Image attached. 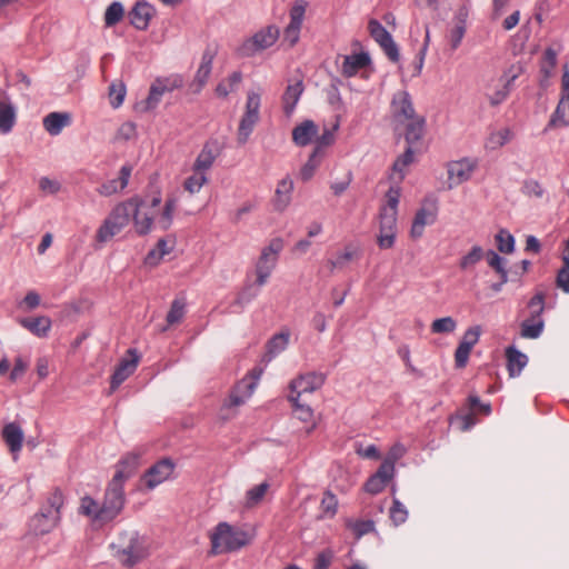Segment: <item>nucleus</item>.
<instances>
[{"instance_id": "1", "label": "nucleus", "mask_w": 569, "mask_h": 569, "mask_svg": "<svg viewBox=\"0 0 569 569\" xmlns=\"http://www.w3.org/2000/svg\"><path fill=\"white\" fill-rule=\"evenodd\" d=\"M143 200L138 196L118 203L98 229L97 240L99 242L110 240L127 227L131 220L139 236L148 234L151 231L153 217L140 212Z\"/></svg>"}, {"instance_id": "2", "label": "nucleus", "mask_w": 569, "mask_h": 569, "mask_svg": "<svg viewBox=\"0 0 569 569\" xmlns=\"http://www.w3.org/2000/svg\"><path fill=\"white\" fill-rule=\"evenodd\" d=\"M253 536L252 532L233 527L228 522H220L210 536V553L220 555L238 551L248 546L252 541Z\"/></svg>"}, {"instance_id": "3", "label": "nucleus", "mask_w": 569, "mask_h": 569, "mask_svg": "<svg viewBox=\"0 0 569 569\" xmlns=\"http://www.w3.org/2000/svg\"><path fill=\"white\" fill-rule=\"evenodd\" d=\"M114 558L124 568H132L149 555L144 539L137 531H126L111 545Z\"/></svg>"}, {"instance_id": "4", "label": "nucleus", "mask_w": 569, "mask_h": 569, "mask_svg": "<svg viewBox=\"0 0 569 569\" xmlns=\"http://www.w3.org/2000/svg\"><path fill=\"white\" fill-rule=\"evenodd\" d=\"M123 500H82L80 512L96 527L113 520L122 510Z\"/></svg>"}, {"instance_id": "5", "label": "nucleus", "mask_w": 569, "mask_h": 569, "mask_svg": "<svg viewBox=\"0 0 569 569\" xmlns=\"http://www.w3.org/2000/svg\"><path fill=\"white\" fill-rule=\"evenodd\" d=\"M176 469L171 458H162L149 467L139 478L138 488L140 491L152 490L166 480L170 479Z\"/></svg>"}, {"instance_id": "6", "label": "nucleus", "mask_w": 569, "mask_h": 569, "mask_svg": "<svg viewBox=\"0 0 569 569\" xmlns=\"http://www.w3.org/2000/svg\"><path fill=\"white\" fill-rule=\"evenodd\" d=\"M62 500H53L43 506L29 521V533L43 536L49 533L60 519Z\"/></svg>"}, {"instance_id": "7", "label": "nucleus", "mask_w": 569, "mask_h": 569, "mask_svg": "<svg viewBox=\"0 0 569 569\" xmlns=\"http://www.w3.org/2000/svg\"><path fill=\"white\" fill-rule=\"evenodd\" d=\"M259 109H260V94L254 91L248 92L247 102H246V111H244L243 116L241 117L239 128H238L237 140H238L239 144H244L248 141L254 126L257 124V122L260 119Z\"/></svg>"}, {"instance_id": "8", "label": "nucleus", "mask_w": 569, "mask_h": 569, "mask_svg": "<svg viewBox=\"0 0 569 569\" xmlns=\"http://www.w3.org/2000/svg\"><path fill=\"white\" fill-rule=\"evenodd\" d=\"M279 34V28L276 26H268L254 33L251 39L246 41L241 46L240 52L242 56L249 57L252 56L256 51L268 49L276 43Z\"/></svg>"}, {"instance_id": "9", "label": "nucleus", "mask_w": 569, "mask_h": 569, "mask_svg": "<svg viewBox=\"0 0 569 569\" xmlns=\"http://www.w3.org/2000/svg\"><path fill=\"white\" fill-rule=\"evenodd\" d=\"M438 201L435 197H426L417 211L412 221L410 234L412 238H419L423 233L427 224H432L437 219Z\"/></svg>"}, {"instance_id": "10", "label": "nucleus", "mask_w": 569, "mask_h": 569, "mask_svg": "<svg viewBox=\"0 0 569 569\" xmlns=\"http://www.w3.org/2000/svg\"><path fill=\"white\" fill-rule=\"evenodd\" d=\"M368 30L371 38L383 49L389 60L398 62L400 59L399 49L390 32L376 19L369 20Z\"/></svg>"}, {"instance_id": "11", "label": "nucleus", "mask_w": 569, "mask_h": 569, "mask_svg": "<svg viewBox=\"0 0 569 569\" xmlns=\"http://www.w3.org/2000/svg\"><path fill=\"white\" fill-rule=\"evenodd\" d=\"M391 116L392 120L396 124H405L413 120V118H419L420 116L416 114L413 103L411 97L408 91H399L397 92L391 101Z\"/></svg>"}, {"instance_id": "12", "label": "nucleus", "mask_w": 569, "mask_h": 569, "mask_svg": "<svg viewBox=\"0 0 569 569\" xmlns=\"http://www.w3.org/2000/svg\"><path fill=\"white\" fill-rule=\"evenodd\" d=\"M139 355L136 349H129L127 357L122 358L117 365L110 381V393L114 392L120 385L127 380L137 369Z\"/></svg>"}, {"instance_id": "13", "label": "nucleus", "mask_w": 569, "mask_h": 569, "mask_svg": "<svg viewBox=\"0 0 569 569\" xmlns=\"http://www.w3.org/2000/svg\"><path fill=\"white\" fill-rule=\"evenodd\" d=\"M217 48L212 46H207L204 49L200 66L196 72V76L190 83V89L193 93H199L202 88L206 86L212 70V63L217 56Z\"/></svg>"}, {"instance_id": "14", "label": "nucleus", "mask_w": 569, "mask_h": 569, "mask_svg": "<svg viewBox=\"0 0 569 569\" xmlns=\"http://www.w3.org/2000/svg\"><path fill=\"white\" fill-rule=\"evenodd\" d=\"M326 381V375L321 372H308L300 375L290 382L291 395L301 397L305 393H312L320 389Z\"/></svg>"}, {"instance_id": "15", "label": "nucleus", "mask_w": 569, "mask_h": 569, "mask_svg": "<svg viewBox=\"0 0 569 569\" xmlns=\"http://www.w3.org/2000/svg\"><path fill=\"white\" fill-rule=\"evenodd\" d=\"M395 467L390 462H381L378 470L365 482L363 489L369 495L380 493L393 479Z\"/></svg>"}, {"instance_id": "16", "label": "nucleus", "mask_w": 569, "mask_h": 569, "mask_svg": "<svg viewBox=\"0 0 569 569\" xmlns=\"http://www.w3.org/2000/svg\"><path fill=\"white\" fill-rule=\"evenodd\" d=\"M523 72V66L520 62L511 64L502 74L501 79L505 81L502 88L497 90L490 97V104L496 107L503 102L513 88V82Z\"/></svg>"}, {"instance_id": "17", "label": "nucleus", "mask_w": 569, "mask_h": 569, "mask_svg": "<svg viewBox=\"0 0 569 569\" xmlns=\"http://www.w3.org/2000/svg\"><path fill=\"white\" fill-rule=\"evenodd\" d=\"M491 413L490 402H482L477 395L468 396V412L465 413V431L480 422V417H488Z\"/></svg>"}, {"instance_id": "18", "label": "nucleus", "mask_w": 569, "mask_h": 569, "mask_svg": "<svg viewBox=\"0 0 569 569\" xmlns=\"http://www.w3.org/2000/svg\"><path fill=\"white\" fill-rule=\"evenodd\" d=\"M220 153L219 143L217 140H209L207 141L201 151L199 152L192 169L194 172H202L206 173L207 170H209L216 158Z\"/></svg>"}, {"instance_id": "19", "label": "nucleus", "mask_w": 569, "mask_h": 569, "mask_svg": "<svg viewBox=\"0 0 569 569\" xmlns=\"http://www.w3.org/2000/svg\"><path fill=\"white\" fill-rule=\"evenodd\" d=\"M154 8L146 1H138L129 12L130 23L138 30H147Z\"/></svg>"}, {"instance_id": "20", "label": "nucleus", "mask_w": 569, "mask_h": 569, "mask_svg": "<svg viewBox=\"0 0 569 569\" xmlns=\"http://www.w3.org/2000/svg\"><path fill=\"white\" fill-rule=\"evenodd\" d=\"M1 438L8 446L9 451L16 457L22 448L24 435L19 423L9 422L1 430Z\"/></svg>"}, {"instance_id": "21", "label": "nucleus", "mask_w": 569, "mask_h": 569, "mask_svg": "<svg viewBox=\"0 0 569 569\" xmlns=\"http://www.w3.org/2000/svg\"><path fill=\"white\" fill-rule=\"evenodd\" d=\"M405 140L409 147L422 149V139L426 132L425 117L413 118V120L406 122Z\"/></svg>"}, {"instance_id": "22", "label": "nucleus", "mask_w": 569, "mask_h": 569, "mask_svg": "<svg viewBox=\"0 0 569 569\" xmlns=\"http://www.w3.org/2000/svg\"><path fill=\"white\" fill-rule=\"evenodd\" d=\"M568 126H569V98H568V96H562L556 107V110L552 112L548 123L542 129L541 133L546 134L555 128L568 127Z\"/></svg>"}, {"instance_id": "23", "label": "nucleus", "mask_w": 569, "mask_h": 569, "mask_svg": "<svg viewBox=\"0 0 569 569\" xmlns=\"http://www.w3.org/2000/svg\"><path fill=\"white\" fill-rule=\"evenodd\" d=\"M283 249V241L281 238H273L267 247L261 251L256 269L269 268L273 270L280 251Z\"/></svg>"}, {"instance_id": "24", "label": "nucleus", "mask_w": 569, "mask_h": 569, "mask_svg": "<svg viewBox=\"0 0 569 569\" xmlns=\"http://www.w3.org/2000/svg\"><path fill=\"white\" fill-rule=\"evenodd\" d=\"M318 126L312 120H305L292 130V140L299 147H306L318 136Z\"/></svg>"}, {"instance_id": "25", "label": "nucleus", "mask_w": 569, "mask_h": 569, "mask_svg": "<svg viewBox=\"0 0 569 569\" xmlns=\"http://www.w3.org/2000/svg\"><path fill=\"white\" fill-rule=\"evenodd\" d=\"M17 112L8 94L0 99V132L9 133L16 124Z\"/></svg>"}, {"instance_id": "26", "label": "nucleus", "mask_w": 569, "mask_h": 569, "mask_svg": "<svg viewBox=\"0 0 569 569\" xmlns=\"http://www.w3.org/2000/svg\"><path fill=\"white\" fill-rule=\"evenodd\" d=\"M132 167L130 164H124L121 167L118 179H112L103 183L99 189V193L102 196H111L120 190H123L129 182V178L131 176Z\"/></svg>"}, {"instance_id": "27", "label": "nucleus", "mask_w": 569, "mask_h": 569, "mask_svg": "<svg viewBox=\"0 0 569 569\" xmlns=\"http://www.w3.org/2000/svg\"><path fill=\"white\" fill-rule=\"evenodd\" d=\"M141 452L131 451L126 453L117 463L116 473H120L121 477L129 479L131 478L140 467Z\"/></svg>"}, {"instance_id": "28", "label": "nucleus", "mask_w": 569, "mask_h": 569, "mask_svg": "<svg viewBox=\"0 0 569 569\" xmlns=\"http://www.w3.org/2000/svg\"><path fill=\"white\" fill-rule=\"evenodd\" d=\"M256 388L254 381L248 379L240 380L229 395V407H238L244 403V401L252 395Z\"/></svg>"}, {"instance_id": "29", "label": "nucleus", "mask_w": 569, "mask_h": 569, "mask_svg": "<svg viewBox=\"0 0 569 569\" xmlns=\"http://www.w3.org/2000/svg\"><path fill=\"white\" fill-rule=\"evenodd\" d=\"M370 57L366 52L346 56L342 63V74L347 78L353 77L359 70L370 64Z\"/></svg>"}, {"instance_id": "30", "label": "nucleus", "mask_w": 569, "mask_h": 569, "mask_svg": "<svg viewBox=\"0 0 569 569\" xmlns=\"http://www.w3.org/2000/svg\"><path fill=\"white\" fill-rule=\"evenodd\" d=\"M71 116L68 112H51L43 118V128L51 136H58L62 129L69 126Z\"/></svg>"}, {"instance_id": "31", "label": "nucleus", "mask_w": 569, "mask_h": 569, "mask_svg": "<svg viewBox=\"0 0 569 569\" xmlns=\"http://www.w3.org/2000/svg\"><path fill=\"white\" fill-rule=\"evenodd\" d=\"M507 369L510 377H517L528 363V357L516 347L510 346L506 349Z\"/></svg>"}, {"instance_id": "32", "label": "nucleus", "mask_w": 569, "mask_h": 569, "mask_svg": "<svg viewBox=\"0 0 569 569\" xmlns=\"http://www.w3.org/2000/svg\"><path fill=\"white\" fill-rule=\"evenodd\" d=\"M19 322L23 328L40 338L48 336L52 325L51 319L47 316L22 318Z\"/></svg>"}, {"instance_id": "33", "label": "nucleus", "mask_w": 569, "mask_h": 569, "mask_svg": "<svg viewBox=\"0 0 569 569\" xmlns=\"http://www.w3.org/2000/svg\"><path fill=\"white\" fill-rule=\"evenodd\" d=\"M293 190V181L290 177H286L278 182L273 206L278 211H282L287 208L291 199V192Z\"/></svg>"}, {"instance_id": "34", "label": "nucleus", "mask_w": 569, "mask_h": 569, "mask_svg": "<svg viewBox=\"0 0 569 569\" xmlns=\"http://www.w3.org/2000/svg\"><path fill=\"white\" fill-rule=\"evenodd\" d=\"M289 331H282L272 336L267 342V351L262 357V361L270 362L278 353L283 351L289 343Z\"/></svg>"}, {"instance_id": "35", "label": "nucleus", "mask_w": 569, "mask_h": 569, "mask_svg": "<svg viewBox=\"0 0 569 569\" xmlns=\"http://www.w3.org/2000/svg\"><path fill=\"white\" fill-rule=\"evenodd\" d=\"M303 89L305 88L301 80H298L293 84H288L282 96L283 112L286 116H291L303 92Z\"/></svg>"}, {"instance_id": "36", "label": "nucleus", "mask_w": 569, "mask_h": 569, "mask_svg": "<svg viewBox=\"0 0 569 569\" xmlns=\"http://www.w3.org/2000/svg\"><path fill=\"white\" fill-rule=\"evenodd\" d=\"M421 151L422 149H416L408 146L405 152L395 160L392 171L398 174V182H401L405 179L406 169L415 161V153Z\"/></svg>"}, {"instance_id": "37", "label": "nucleus", "mask_w": 569, "mask_h": 569, "mask_svg": "<svg viewBox=\"0 0 569 569\" xmlns=\"http://www.w3.org/2000/svg\"><path fill=\"white\" fill-rule=\"evenodd\" d=\"M339 124L336 123L331 128H325L323 132L315 140V148L312 151L326 156L327 148L333 144L336 138L335 132L338 130Z\"/></svg>"}, {"instance_id": "38", "label": "nucleus", "mask_w": 569, "mask_h": 569, "mask_svg": "<svg viewBox=\"0 0 569 569\" xmlns=\"http://www.w3.org/2000/svg\"><path fill=\"white\" fill-rule=\"evenodd\" d=\"M545 322L539 318L530 317L521 323V337L537 339L543 331Z\"/></svg>"}, {"instance_id": "39", "label": "nucleus", "mask_w": 569, "mask_h": 569, "mask_svg": "<svg viewBox=\"0 0 569 569\" xmlns=\"http://www.w3.org/2000/svg\"><path fill=\"white\" fill-rule=\"evenodd\" d=\"M323 158H325V156L312 151L308 161L300 169L299 178L303 182L309 181L315 176V172H316L317 168L320 166Z\"/></svg>"}, {"instance_id": "40", "label": "nucleus", "mask_w": 569, "mask_h": 569, "mask_svg": "<svg viewBox=\"0 0 569 569\" xmlns=\"http://www.w3.org/2000/svg\"><path fill=\"white\" fill-rule=\"evenodd\" d=\"M288 399L292 403L293 413L299 420L303 422H312L313 410L310 406L302 403L300 401V397H295V395H290Z\"/></svg>"}, {"instance_id": "41", "label": "nucleus", "mask_w": 569, "mask_h": 569, "mask_svg": "<svg viewBox=\"0 0 569 569\" xmlns=\"http://www.w3.org/2000/svg\"><path fill=\"white\" fill-rule=\"evenodd\" d=\"M447 189H452L453 187H458L462 182V162L460 161H450L447 163Z\"/></svg>"}, {"instance_id": "42", "label": "nucleus", "mask_w": 569, "mask_h": 569, "mask_svg": "<svg viewBox=\"0 0 569 569\" xmlns=\"http://www.w3.org/2000/svg\"><path fill=\"white\" fill-rule=\"evenodd\" d=\"M487 262L488 264L499 273L500 278H502V282H508V270L506 268L507 260L500 257L493 250H489L487 252Z\"/></svg>"}, {"instance_id": "43", "label": "nucleus", "mask_w": 569, "mask_h": 569, "mask_svg": "<svg viewBox=\"0 0 569 569\" xmlns=\"http://www.w3.org/2000/svg\"><path fill=\"white\" fill-rule=\"evenodd\" d=\"M124 9L119 1H113L108 6L104 12V24L107 27H113L120 22L123 18Z\"/></svg>"}, {"instance_id": "44", "label": "nucleus", "mask_w": 569, "mask_h": 569, "mask_svg": "<svg viewBox=\"0 0 569 569\" xmlns=\"http://www.w3.org/2000/svg\"><path fill=\"white\" fill-rule=\"evenodd\" d=\"M497 248L502 253H511L515 250V238L506 229L499 230L496 234Z\"/></svg>"}, {"instance_id": "45", "label": "nucleus", "mask_w": 569, "mask_h": 569, "mask_svg": "<svg viewBox=\"0 0 569 569\" xmlns=\"http://www.w3.org/2000/svg\"><path fill=\"white\" fill-rule=\"evenodd\" d=\"M176 208L177 199L174 197H169L166 200L161 217L159 219V224L162 230H168L170 228Z\"/></svg>"}, {"instance_id": "46", "label": "nucleus", "mask_w": 569, "mask_h": 569, "mask_svg": "<svg viewBox=\"0 0 569 569\" xmlns=\"http://www.w3.org/2000/svg\"><path fill=\"white\" fill-rule=\"evenodd\" d=\"M126 480L120 473H114L108 485L104 498H124L123 483Z\"/></svg>"}, {"instance_id": "47", "label": "nucleus", "mask_w": 569, "mask_h": 569, "mask_svg": "<svg viewBox=\"0 0 569 569\" xmlns=\"http://www.w3.org/2000/svg\"><path fill=\"white\" fill-rule=\"evenodd\" d=\"M347 526L352 530L357 539H360L362 536L375 531V522L370 519L348 521Z\"/></svg>"}, {"instance_id": "48", "label": "nucleus", "mask_w": 569, "mask_h": 569, "mask_svg": "<svg viewBox=\"0 0 569 569\" xmlns=\"http://www.w3.org/2000/svg\"><path fill=\"white\" fill-rule=\"evenodd\" d=\"M390 520L395 526L403 523L408 518V510L400 500H392L389 508Z\"/></svg>"}, {"instance_id": "49", "label": "nucleus", "mask_w": 569, "mask_h": 569, "mask_svg": "<svg viewBox=\"0 0 569 569\" xmlns=\"http://www.w3.org/2000/svg\"><path fill=\"white\" fill-rule=\"evenodd\" d=\"M186 305L182 300L174 299L171 303L170 310L167 313V323L172 326L179 323L184 317Z\"/></svg>"}, {"instance_id": "50", "label": "nucleus", "mask_w": 569, "mask_h": 569, "mask_svg": "<svg viewBox=\"0 0 569 569\" xmlns=\"http://www.w3.org/2000/svg\"><path fill=\"white\" fill-rule=\"evenodd\" d=\"M208 182V178L206 173L194 172L192 176L188 177L183 182V188L188 192L196 193L199 192L203 184Z\"/></svg>"}, {"instance_id": "51", "label": "nucleus", "mask_w": 569, "mask_h": 569, "mask_svg": "<svg viewBox=\"0 0 569 569\" xmlns=\"http://www.w3.org/2000/svg\"><path fill=\"white\" fill-rule=\"evenodd\" d=\"M182 87V79L180 77H176L172 80L170 79H157L152 84V89H157L159 96L162 97L163 93L172 91L176 88Z\"/></svg>"}, {"instance_id": "52", "label": "nucleus", "mask_w": 569, "mask_h": 569, "mask_svg": "<svg viewBox=\"0 0 569 569\" xmlns=\"http://www.w3.org/2000/svg\"><path fill=\"white\" fill-rule=\"evenodd\" d=\"M126 96V86L123 82H112L109 87L110 103L113 108H119Z\"/></svg>"}, {"instance_id": "53", "label": "nucleus", "mask_w": 569, "mask_h": 569, "mask_svg": "<svg viewBox=\"0 0 569 569\" xmlns=\"http://www.w3.org/2000/svg\"><path fill=\"white\" fill-rule=\"evenodd\" d=\"M397 229L395 228H379V234L377 238L378 246L380 249H390L395 244Z\"/></svg>"}, {"instance_id": "54", "label": "nucleus", "mask_w": 569, "mask_h": 569, "mask_svg": "<svg viewBox=\"0 0 569 569\" xmlns=\"http://www.w3.org/2000/svg\"><path fill=\"white\" fill-rule=\"evenodd\" d=\"M546 295L543 291L537 290L533 297L528 302V308L531 310L530 317L539 318L545 310Z\"/></svg>"}, {"instance_id": "55", "label": "nucleus", "mask_w": 569, "mask_h": 569, "mask_svg": "<svg viewBox=\"0 0 569 569\" xmlns=\"http://www.w3.org/2000/svg\"><path fill=\"white\" fill-rule=\"evenodd\" d=\"M480 333V326H473L465 332V365L467 363L471 348L478 342Z\"/></svg>"}, {"instance_id": "56", "label": "nucleus", "mask_w": 569, "mask_h": 569, "mask_svg": "<svg viewBox=\"0 0 569 569\" xmlns=\"http://www.w3.org/2000/svg\"><path fill=\"white\" fill-rule=\"evenodd\" d=\"M457 322L451 317L436 319L431 323V331L433 333H449L455 331Z\"/></svg>"}, {"instance_id": "57", "label": "nucleus", "mask_w": 569, "mask_h": 569, "mask_svg": "<svg viewBox=\"0 0 569 569\" xmlns=\"http://www.w3.org/2000/svg\"><path fill=\"white\" fill-rule=\"evenodd\" d=\"M521 192L529 198H541L545 194V189L539 181L527 179L522 183Z\"/></svg>"}, {"instance_id": "58", "label": "nucleus", "mask_w": 569, "mask_h": 569, "mask_svg": "<svg viewBox=\"0 0 569 569\" xmlns=\"http://www.w3.org/2000/svg\"><path fill=\"white\" fill-rule=\"evenodd\" d=\"M447 38L450 44V50L455 51L460 46L462 39V20L459 19L458 16L456 17V23L448 32Z\"/></svg>"}, {"instance_id": "59", "label": "nucleus", "mask_w": 569, "mask_h": 569, "mask_svg": "<svg viewBox=\"0 0 569 569\" xmlns=\"http://www.w3.org/2000/svg\"><path fill=\"white\" fill-rule=\"evenodd\" d=\"M387 204L381 207L380 210L387 212L397 213V208L400 199V188L399 187H390L386 193Z\"/></svg>"}, {"instance_id": "60", "label": "nucleus", "mask_w": 569, "mask_h": 569, "mask_svg": "<svg viewBox=\"0 0 569 569\" xmlns=\"http://www.w3.org/2000/svg\"><path fill=\"white\" fill-rule=\"evenodd\" d=\"M306 8H307L306 1H303V0L296 1L289 12V16H290L289 23L302 26Z\"/></svg>"}, {"instance_id": "61", "label": "nucleus", "mask_w": 569, "mask_h": 569, "mask_svg": "<svg viewBox=\"0 0 569 569\" xmlns=\"http://www.w3.org/2000/svg\"><path fill=\"white\" fill-rule=\"evenodd\" d=\"M258 292L252 290L251 286H246L237 296L233 301V306L243 308L247 303L257 297Z\"/></svg>"}, {"instance_id": "62", "label": "nucleus", "mask_w": 569, "mask_h": 569, "mask_svg": "<svg viewBox=\"0 0 569 569\" xmlns=\"http://www.w3.org/2000/svg\"><path fill=\"white\" fill-rule=\"evenodd\" d=\"M557 64V52L552 48H547L543 52V64L541 71L549 77L550 70Z\"/></svg>"}, {"instance_id": "63", "label": "nucleus", "mask_w": 569, "mask_h": 569, "mask_svg": "<svg viewBox=\"0 0 569 569\" xmlns=\"http://www.w3.org/2000/svg\"><path fill=\"white\" fill-rule=\"evenodd\" d=\"M300 24L289 23L283 31V41L289 43V47H293L300 36Z\"/></svg>"}, {"instance_id": "64", "label": "nucleus", "mask_w": 569, "mask_h": 569, "mask_svg": "<svg viewBox=\"0 0 569 569\" xmlns=\"http://www.w3.org/2000/svg\"><path fill=\"white\" fill-rule=\"evenodd\" d=\"M332 552L331 551H322L320 552L317 558L315 559L313 568L312 569H329L331 562H332Z\"/></svg>"}]
</instances>
